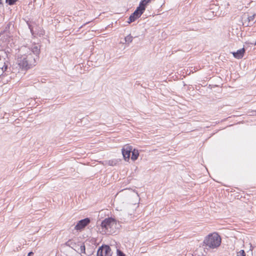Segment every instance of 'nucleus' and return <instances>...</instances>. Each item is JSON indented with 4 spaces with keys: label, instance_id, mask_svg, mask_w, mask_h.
I'll return each mask as SVG.
<instances>
[{
    "label": "nucleus",
    "instance_id": "6ab92c4d",
    "mask_svg": "<svg viewBox=\"0 0 256 256\" xmlns=\"http://www.w3.org/2000/svg\"><path fill=\"white\" fill-rule=\"evenodd\" d=\"M33 254H34V252H30L28 254V256H32Z\"/></svg>",
    "mask_w": 256,
    "mask_h": 256
},
{
    "label": "nucleus",
    "instance_id": "2eb2a0df",
    "mask_svg": "<svg viewBox=\"0 0 256 256\" xmlns=\"http://www.w3.org/2000/svg\"><path fill=\"white\" fill-rule=\"evenodd\" d=\"M255 16H256V14H252V16H248V22H252L254 18H255Z\"/></svg>",
    "mask_w": 256,
    "mask_h": 256
},
{
    "label": "nucleus",
    "instance_id": "1a4fd4ad",
    "mask_svg": "<svg viewBox=\"0 0 256 256\" xmlns=\"http://www.w3.org/2000/svg\"><path fill=\"white\" fill-rule=\"evenodd\" d=\"M152 0H142L139 4L138 8L144 12L146 10V6L150 4Z\"/></svg>",
    "mask_w": 256,
    "mask_h": 256
},
{
    "label": "nucleus",
    "instance_id": "6e6552de",
    "mask_svg": "<svg viewBox=\"0 0 256 256\" xmlns=\"http://www.w3.org/2000/svg\"><path fill=\"white\" fill-rule=\"evenodd\" d=\"M244 52L245 49L244 48H242L238 50L236 52H232V54L235 58L240 59L244 56Z\"/></svg>",
    "mask_w": 256,
    "mask_h": 256
},
{
    "label": "nucleus",
    "instance_id": "423d86ee",
    "mask_svg": "<svg viewBox=\"0 0 256 256\" xmlns=\"http://www.w3.org/2000/svg\"><path fill=\"white\" fill-rule=\"evenodd\" d=\"M144 12L138 7L136 10L130 16L128 22L129 24L139 18Z\"/></svg>",
    "mask_w": 256,
    "mask_h": 256
},
{
    "label": "nucleus",
    "instance_id": "4be33fe9",
    "mask_svg": "<svg viewBox=\"0 0 256 256\" xmlns=\"http://www.w3.org/2000/svg\"><path fill=\"white\" fill-rule=\"evenodd\" d=\"M254 45H256V42H254Z\"/></svg>",
    "mask_w": 256,
    "mask_h": 256
},
{
    "label": "nucleus",
    "instance_id": "f03ea898",
    "mask_svg": "<svg viewBox=\"0 0 256 256\" xmlns=\"http://www.w3.org/2000/svg\"><path fill=\"white\" fill-rule=\"evenodd\" d=\"M204 243L208 250L216 248L220 245L221 238L218 233L214 232L205 238Z\"/></svg>",
    "mask_w": 256,
    "mask_h": 256
},
{
    "label": "nucleus",
    "instance_id": "9d476101",
    "mask_svg": "<svg viewBox=\"0 0 256 256\" xmlns=\"http://www.w3.org/2000/svg\"><path fill=\"white\" fill-rule=\"evenodd\" d=\"M132 155L131 159L132 160H137L139 156V152L138 150L134 149L133 150H132Z\"/></svg>",
    "mask_w": 256,
    "mask_h": 256
},
{
    "label": "nucleus",
    "instance_id": "9b49d317",
    "mask_svg": "<svg viewBox=\"0 0 256 256\" xmlns=\"http://www.w3.org/2000/svg\"><path fill=\"white\" fill-rule=\"evenodd\" d=\"M138 207V206H136V204H132L130 206V210H132V211L130 210H128V215H130V216H132L134 212V210H135V208Z\"/></svg>",
    "mask_w": 256,
    "mask_h": 256
},
{
    "label": "nucleus",
    "instance_id": "0eeeda50",
    "mask_svg": "<svg viewBox=\"0 0 256 256\" xmlns=\"http://www.w3.org/2000/svg\"><path fill=\"white\" fill-rule=\"evenodd\" d=\"M90 219L88 218L82 220L78 221L75 226V229L76 230H82L86 226H88L90 223Z\"/></svg>",
    "mask_w": 256,
    "mask_h": 256
},
{
    "label": "nucleus",
    "instance_id": "f3484780",
    "mask_svg": "<svg viewBox=\"0 0 256 256\" xmlns=\"http://www.w3.org/2000/svg\"><path fill=\"white\" fill-rule=\"evenodd\" d=\"M85 246L84 245H82L80 246V252L82 253H85Z\"/></svg>",
    "mask_w": 256,
    "mask_h": 256
},
{
    "label": "nucleus",
    "instance_id": "20e7f679",
    "mask_svg": "<svg viewBox=\"0 0 256 256\" xmlns=\"http://www.w3.org/2000/svg\"><path fill=\"white\" fill-rule=\"evenodd\" d=\"M112 250L107 245L102 246L97 252V256H112Z\"/></svg>",
    "mask_w": 256,
    "mask_h": 256
},
{
    "label": "nucleus",
    "instance_id": "aec40b11",
    "mask_svg": "<svg viewBox=\"0 0 256 256\" xmlns=\"http://www.w3.org/2000/svg\"><path fill=\"white\" fill-rule=\"evenodd\" d=\"M112 162H110H110H108V164H110V166H113V164H112Z\"/></svg>",
    "mask_w": 256,
    "mask_h": 256
},
{
    "label": "nucleus",
    "instance_id": "f8f14e48",
    "mask_svg": "<svg viewBox=\"0 0 256 256\" xmlns=\"http://www.w3.org/2000/svg\"><path fill=\"white\" fill-rule=\"evenodd\" d=\"M124 40L125 42L128 44L132 42L133 37L130 34L125 37Z\"/></svg>",
    "mask_w": 256,
    "mask_h": 256
},
{
    "label": "nucleus",
    "instance_id": "f257e3e1",
    "mask_svg": "<svg viewBox=\"0 0 256 256\" xmlns=\"http://www.w3.org/2000/svg\"><path fill=\"white\" fill-rule=\"evenodd\" d=\"M22 50L26 52L20 57L18 58V64L25 70L30 68L36 64L39 58L40 48L38 45H34L31 48H22Z\"/></svg>",
    "mask_w": 256,
    "mask_h": 256
},
{
    "label": "nucleus",
    "instance_id": "a211bd4d",
    "mask_svg": "<svg viewBox=\"0 0 256 256\" xmlns=\"http://www.w3.org/2000/svg\"><path fill=\"white\" fill-rule=\"evenodd\" d=\"M118 256H125L124 254L119 250H117Z\"/></svg>",
    "mask_w": 256,
    "mask_h": 256
},
{
    "label": "nucleus",
    "instance_id": "39448f33",
    "mask_svg": "<svg viewBox=\"0 0 256 256\" xmlns=\"http://www.w3.org/2000/svg\"><path fill=\"white\" fill-rule=\"evenodd\" d=\"M132 147L128 144L124 146L122 150L123 157L126 161H128Z\"/></svg>",
    "mask_w": 256,
    "mask_h": 256
},
{
    "label": "nucleus",
    "instance_id": "4468645a",
    "mask_svg": "<svg viewBox=\"0 0 256 256\" xmlns=\"http://www.w3.org/2000/svg\"><path fill=\"white\" fill-rule=\"evenodd\" d=\"M18 0H6V3H8L9 5H13Z\"/></svg>",
    "mask_w": 256,
    "mask_h": 256
},
{
    "label": "nucleus",
    "instance_id": "ddd939ff",
    "mask_svg": "<svg viewBox=\"0 0 256 256\" xmlns=\"http://www.w3.org/2000/svg\"><path fill=\"white\" fill-rule=\"evenodd\" d=\"M2 72H6L8 68V62H4V66L2 67H0Z\"/></svg>",
    "mask_w": 256,
    "mask_h": 256
},
{
    "label": "nucleus",
    "instance_id": "dca6fc26",
    "mask_svg": "<svg viewBox=\"0 0 256 256\" xmlns=\"http://www.w3.org/2000/svg\"><path fill=\"white\" fill-rule=\"evenodd\" d=\"M237 256H246V254L244 250H240L237 254Z\"/></svg>",
    "mask_w": 256,
    "mask_h": 256
},
{
    "label": "nucleus",
    "instance_id": "412c9836",
    "mask_svg": "<svg viewBox=\"0 0 256 256\" xmlns=\"http://www.w3.org/2000/svg\"><path fill=\"white\" fill-rule=\"evenodd\" d=\"M29 28H30V31L32 32V30L31 29V28H30V26H29Z\"/></svg>",
    "mask_w": 256,
    "mask_h": 256
},
{
    "label": "nucleus",
    "instance_id": "7ed1b4c3",
    "mask_svg": "<svg viewBox=\"0 0 256 256\" xmlns=\"http://www.w3.org/2000/svg\"><path fill=\"white\" fill-rule=\"evenodd\" d=\"M116 222V220L112 218L104 219L101 223V227L102 233L105 234H112L115 232Z\"/></svg>",
    "mask_w": 256,
    "mask_h": 256
}]
</instances>
